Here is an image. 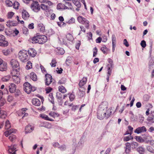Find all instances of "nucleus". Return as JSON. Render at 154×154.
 Here are the masks:
<instances>
[{"instance_id":"obj_64","label":"nucleus","mask_w":154,"mask_h":154,"mask_svg":"<svg viewBox=\"0 0 154 154\" xmlns=\"http://www.w3.org/2000/svg\"><path fill=\"white\" fill-rule=\"evenodd\" d=\"M15 135L11 134L9 136V139L11 141H12L15 138Z\"/></svg>"},{"instance_id":"obj_63","label":"nucleus","mask_w":154,"mask_h":154,"mask_svg":"<svg viewBox=\"0 0 154 154\" xmlns=\"http://www.w3.org/2000/svg\"><path fill=\"white\" fill-rule=\"evenodd\" d=\"M108 61L109 63H110L108 65V67H112V60L110 58H109L108 60Z\"/></svg>"},{"instance_id":"obj_29","label":"nucleus","mask_w":154,"mask_h":154,"mask_svg":"<svg viewBox=\"0 0 154 154\" xmlns=\"http://www.w3.org/2000/svg\"><path fill=\"white\" fill-rule=\"evenodd\" d=\"M100 50L103 52L104 54H107V52L109 51V49L106 47V46L104 45L100 49Z\"/></svg>"},{"instance_id":"obj_21","label":"nucleus","mask_w":154,"mask_h":154,"mask_svg":"<svg viewBox=\"0 0 154 154\" xmlns=\"http://www.w3.org/2000/svg\"><path fill=\"white\" fill-rule=\"evenodd\" d=\"M40 116L42 118V119L46 120H48L49 121H54V120L49 118L48 116L47 115H46L45 114H41L40 115Z\"/></svg>"},{"instance_id":"obj_45","label":"nucleus","mask_w":154,"mask_h":154,"mask_svg":"<svg viewBox=\"0 0 154 154\" xmlns=\"http://www.w3.org/2000/svg\"><path fill=\"white\" fill-rule=\"evenodd\" d=\"M135 138L137 141L140 143L143 142L144 140L140 136H135Z\"/></svg>"},{"instance_id":"obj_18","label":"nucleus","mask_w":154,"mask_h":154,"mask_svg":"<svg viewBox=\"0 0 154 154\" xmlns=\"http://www.w3.org/2000/svg\"><path fill=\"white\" fill-rule=\"evenodd\" d=\"M20 69H13L11 72V75L12 77L15 76H19Z\"/></svg>"},{"instance_id":"obj_4","label":"nucleus","mask_w":154,"mask_h":154,"mask_svg":"<svg viewBox=\"0 0 154 154\" xmlns=\"http://www.w3.org/2000/svg\"><path fill=\"white\" fill-rule=\"evenodd\" d=\"M23 89L27 94H30L31 91H34L36 90V88L32 86L28 82H26L23 84Z\"/></svg>"},{"instance_id":"obj_47","label":"nucleus","mask_w":154,"mask_h":154,"mask_svg":"<svg viewBox=\"0 0 154 154\" xmlns=\"http://www.w3.org/2000/svg\"><path fill=\"white\" fill-rule=\"evenodd\" d=\"M14 14V13L13 12L11 11L8 12L7 14V17L8 19L11 18Z\"/></svg>"},{"instance_id":"obj_13","label":"nucleus","mask_w":154,"mask_h":154,"mask_svg":"<svg viewBox=\"0 0 154 154\" xmlns=\"http://www.w3.org/2000/svg\"><path fill=\"white\" fill-rule=\"evenodd\" d=\"M16 89V85L14 83H11L9 86V90L11 93L14 92Z\"/></svg>"},{"instance_id":"obj_35","label":"nucleus","mask_w":154,"mask_h":154,"mask_svg":"<svg viewBox=\"0 0 154 154\" xmlns=\"http://www.w3.org/2000/svg\"><path fill=\"white\" fill-rule=\"evenodd\" d=\"M58 89L60 92L62 93H64L66 91V89L63 86H60L58 87Z\"/></svg>"},{"instance_id":"obj_11","label":"nucleus","mask_w":154,"mask_h":154,"mask_svg":"<svg viewBox=\"0 0 154 154\" xmlns=\"http://www.w3.org/2000/svg\"><path fill=\"white\" fill-rule=\"evenodd\" d=\"M30 57H35L37 54L36 51L33 48L29 49L27 51Z\"/></svg>"},{"instance_id":"obj_62","label":"nucleus","mask_w":154,"mask_h":154,"mask_svg":"<svg viewBox=\"0 0 154 154\" xmlns=\"http://www.w3.org/2000/svg\"><path fill=\"white\" fill-rule=\"evenodd\" d=\"M112 43H116V38L115 35H113L112 36Z\"/></svg>"},{"instance_id":"obj_54","label":"nucleus","mask_w":154,"mask_h":154,"mask_svg":"<svg viewBox=\"0 0 154 154\" xmlns=\"http://www.w3.org/2000/svg\"><path fill=\"white\" fill-rule=\"evenodd\" d=\"M43 2L45 4H48L49 6H51L53 5V3L49 0H44Z\"/></svg>"},{"instance_id":"obj_22","label":"nucleus","mask_w":154,"mask_h":154,"mask_svg":"<svg viewBox=\"0 0 154 154\" xmlns=\"http://www.w3.org/2000/svg\"><path fill=\"white\" fill-rule=\"evenodd\" d=\"M6 25L8 27L15 26L17 25V23L16 21H9L7 22Z\"/></svg>"},{"instance_id":"obj_10","label":"nucleus","mask_w":154,"mask_h":154,"mask_svg":"<svg viewBox=\"0 0 154 154\" xmlns=\"http://www.w3.org/2000/svg\"><path fill=\"white\" fill-rule=\"evenodd\" d=\"M87 81V79L86 77H84L83 79L81 80L79 84V85L80 88H85L84 85H85Z\"/></svg>"},{"instance_id":"obj_27","label":"nucleus","mask_w":154,"mask_h":154,"mask_svg":"<svg viewBox=\"0 0 154 154\" xmlns=\"http://www.w3.org/2000/svg\"><path fill=\"white\" fill-rule=\"evenodd\" d=\"M30 78L33 81H36L37 80V77L36 74L33 72H31L30 74Z\"/></svg>"},{"instance_id":"obj_59","label":"nucleus","mask_w":154,"mask_h":154,"mask_svg":"<svg viewBox=\"0 0 154 154\" xmlns=\"http://www.w3.org/2000/svg\"><path fill=\"white\" fill-rule=\"evenodd\" d=\"M75 19L74 18L72 17L67 22L69 24L73 23L75 22Z\"/></svg>"},{"instance_id":"obj_15","label":"nucleus","mask_w":154,"mask_h":154,"mask_svg":"<svg viewBox=\"0 0 154 154\" xmlns=\"http://www.w3.org/2000/svg\"><path fill=\"white\" fill-rule=\"evenodd\" d=\"M108 103L106 101L103 102L100 105L99 109H103L104 110H108Z\"/></svg>"},{"instance_id":"obj_49","label":"nucleus","mask_w":154,"mask_h":154,"mask_svg":"<svg viewBox=\"0 0 154 154\" xmlns=\"http://www.w3.org/2000/svg\"><path fill=\"white\" fill-rule=\"evenodd\" d=\"M62 94L59 92H57L56 93V97L59 100H61L62 98Z\"/></svg>"},{"instance_id":"obj_48","label":"nucleus","mask_w":154,"mask_h":154,"mask_svg":"<svg viewBox=\"0 0 154 154\" xmlns=\"http://www.w3.org/2000/svg\"><path fill=\"white\" fill-rule=\"evenodd\" d=\"M10 79V76L9 75H7L5 76L2 79V80L4 82H6L9 80Z\"/></svg>"},{"instance_id":"obj_17","label":"nucleus","mask_w":154,"mask_h":154,"mask_svg":"<svg viewBox=\"0 0 154 154\" xmlns=\"http://www.w3.org/2000/svg\"><path fill=\"white\" fill-rule=\"evenodd\" d=\"M7 69V63L5 62H3L0 65V71H6Z\"/></svg>"},{"instance_id":"obj_9","label":"nucleus","mask_w":154,"mask_h":154,"mask_svg":"<svg viewBox=\"0 0 154 154\" xmlns=\"http://www.w3.org/2000/svg\"><path fill=\"white\" fill-rule=\"evenodd\" d=\"M146 131V129L145 126H142L137 128L134 130V132L138 134L145 132Z\"/></svg>"},{"instance_id":"obj_52","label":"nucleus","mask_w":154,"mask_h":154,"mask_svg":"<svg viewBox=\"0 0 154 154\" xmlns=\"http://www.w3.org/2000/svg\"><path fill=\"white\" fill-rule=\"evenodd\" d=\"M58 148L61 151H64L66 149V146L65 145H63L58 147Z\"/></svg>"},{"instance_id":"obj_25","label":"nucleus","mask_w":154,"mask_h":154,"mask_svg":"<svg viewBox=\"0 0 154 154\" xmlns=\"http://www.w3.org/2000/svg\"><path fill=\"white\" fill-rule=\"evenodd\" d=\"M49 115L54 118L58 117L60 115L57 112H55L51 111L49 113Z\"/></svg>"},{"instance_id":"obj_36","label":"nucleus","mask_w":154,"mask_h":154,"mask_svg":"<svg viewBox=\"0 0 154 154\" xmlns=\"http://www.w3.org/2000/svg\"><path fill=\"white\" fill-rule=\"evenodd\" d=\"M130 145L132 149H135L138 146V144L136 142H133L130 143Z\"/></svg>"},{"instance_id":"obj_23","label":"nucleus","mask_w":154,"mask_h":154,"mask_svg":"<svg viewBox=\"0 0 154 154\" xmlns=\"http://www.w3.org/2000/svg\"><path fill=\"white\" fill-rule=\"evenodd\" d=\"M34 127L30 125H27L25 128V131L26 133L31 132L34 130Z\"/></svg>"},{"instance_id":"obj_19","label":"nucleus","mask_w":154,"mask_h":154,"mask_svg":"<svg viewBox=\"0 0 154 154\" xmlns=\"http://www.w3.org/2000/svg\"><path fill=\"white\" fill-rule=\"evenodd\" d=\"M79 90L78 95L81 97H84L85 94V88H79Z\"/></svg>"},{"instance_id":"obj_42","label":"nucleus","mask_w":154,"mask_h":154,"mask_svg":"<svg viewBox=\"0 0 154 154\" xmlns=\"http://www.w3.org/2000/svg\"><path fill=\"white\" fill-rule=\"evenodd\" d=\"M133 139V137L131 135H129L127 136H125L124 137L123 140L124 141H128L130 140H132Z\"/></svg>"},{"instance_id":"obj_55","label":"nucleus","mask_w":154,"mask_h":154,"mask_svg":"<svg viewBox=\"0 0 154 154\" xmlns=\"http://www.w3.org/2000/svg\"><path fill=\"white\" fill-rule=\"evenodd\" d=\"M57 53L59 54L62 55L65 52L63 48H60L58 50V51Z\"/></svg>"},{"instance_id":"obj_56","label":"nucleus","mask_w":154,"mask_h":154,"mask_svg":"<svg viewBox=\"0 0 154 154\" xmlns=\"http://www.w3.org/2000/svg\"><path fill=\"white\" fill-rule=\"evenodd\" d=\"M6 5L9 7L12 6L13 5L12 2L11 1L9 0L6 1Z\"/></svg>"},{"instance_id":"obj_60","label":"nucleus","mask_w":154,"mask_h":154,"mask_svg":"<svg viewBox=\"0 0 154 154\" xmlns=\"http://www.w3.org/2000/svg\"><path fill=\"white\" fill-rule=\"evenodd\" d=\"M69 98L70 101H72L75 98V96L74 94H71L69 96Z\"/></svg>"},{"instance_id":"obj_43","label":"nucleus","mask_w":154,"mask_h":154,"mask_svg":"<svg viewBox=\"0 0 154 154\" xmlns=\"http://www.w3.org/2000/svg\"><path fill=\"white\" fill-rule=\"evenodd\" d=\"M57 62L55 59H53L51 61V62L50 63V64L51 67H55L56 66V64Z\"/></svg>"},{"instance_id":"obj_61","label":"nucleus","mask_w":154,"mask_h":154,"mask_svg":"<svg viewBox=\"0 0 154 154\" xmlns=\"http://www.w3.org/2000/svg\"><path fill=\"white\" fill-rule=\"evenodd\" d=\"M140 45L142 47L145 48L146 46V42L144 40L141 41Z\"/></svg>"},{"instance_id":"obj_3","label":"nucleus","mask_w":154,"mask_h":154,"mask_svg":"<svg viewBox=\"0 0 154 154\" xmlns=\"http://www.w3.org/2000/svg\"><path fill=\"white\" fill-rule=\"evenodd\" d=\"M18 57L20 60L23 62L27 61L29 60L27 51L25 50L20 51L18 53Z\"/></svg>"},{"instance_id":"obj_39","label":"nucleus","mask_w":154,"mask_h":154,"mask_svg":"<svg viewBox=\"0 0 154 154\" xmlns=\"http://www.w3.org/2000/svg\"><path fill=\"white\" fill-rule=\"evenodd\" d=\"M27 110L26 108H23L19 112L18 115L19 116H21L23 115L24 114L26 113V111Z\"/></svg>"},{"instance_id":"obj_33","label":"nucleus","mask_w":154,"mask_h":154,"mask_svg":"<svg viewBox=\"0 0 154 154\" xmlns=\"http://www.w3.org/2000/svg\"><path fill=\"white\" fill-rule=\"evenodd\" d=\"M137 151L140 154H143L145 152V149L142 146H139L137 149Z\"/></svg>"},{"instance_id":"obj_26","label":"nucleus","mask_w":154,"mask_h":154,"mask_svg":"<svg viewBox=\"0 0 154 154\" xmlns=\"http://www.w3.org/2000/svg\"><path fill=\"white\" fill-rule=\"evenodd\" d=\"M32 103L33 105L35 106H39L40 104V101L38 99L34 98L32 100Z\"/></svg>"},{"instance_id":"obj_44","label":"nucleus","mask_w":154,"mask_h":154,"mask_svg":"<svg viewBox=\"0 0 154 154\" xmlns=\"http://www.w3.org/2000/svg\"><path fill=\"white\" fill-rule=\"evenodd\" d=\"M32 67V63L30 61H28L27 63L26 66V69H29Z\"/></svg>"},{"instance_id":"obj_16","label":"nucleus","mask_w":154,"mask_h":154,"mask_svg":"<svg viewBox=\"0 0 154 154\" xmlns=\"http://www.w3.org/2000/svg\"><path fill=\"white\" fill-rule=\"evenodd\" d=\"M125 152L126 153H129L131 151V147L130 145V143L127 142L125 144Z\"/></svg>"},{"instance_id":"obj_14","label":"nucleus","mask_w":154,"mask_h":154,"mask_svg":"<svg viewBox=\"0 0 154 154\" xmlns=\"http://www.w3.org/2000/svg\"><path fill=\"white\" fill-rule=\"evenodd\" d=\"M40 7V8H41L42 10L45 11L46 12H49L50 11V7L45 4H41Z\"/></svg>"},{"instance_id":"obj_5","label":"nucleus","mask_w":154,"mask_h":154,"mask_svg":"<svg viewBox=\"0 0 154 154\" xmlns=\"http://www.w3.org/2000/svg\"><path fill=\"white\" fill-rule=\"evenodd\" d=\"M40 6L38 2L34 1L31 4L30 7L33 11L38 12L40 10Z\"/></svg>"},{"instance_id":"obj_6","label":"nucleus","mask_w":154,"mask_h":154,"mask_svg":"<svg viewBox=\"0 0 154 154\" xmlns=\"http://www.w3.org/2000/svg\"><path fill=\"white\" fill-rule=\"evenodd\" d=\"M10 64L14 69H20L18 62L15 59H12L10 61Z\"/></svg>"},{"instance_id":"obj_1","label":"nucleus","mask_w":154,"mask_h":154,"mask_svg":"<svg viewBox=\"0 0 154 154\" xmlns=\"http://www.w3.org/2000/svg\"><path fill=\"white\" fill-rule=\"evenodd\" d=\"M47 37L45 35H40L38 33L31 38L32 42L33 43H38L43 44L47 40Z\"/></svg>"},{"instance_id":"obj_8","label":"nucleus","mask_w":154,"mask_h":154,"mask_svg":"<svg viewBox=\"0 0 154 154\" xmlns=\"http://www.w3.org/2000/svg\"><path fill=\"white\" fill-rule=\"evenodd\" d=\"M78 21L80 23L86 24L89 23V21L86 18L81 16H79L77 18Z\"/></svg>"},{"instance_id":"obj_24","label":"nucleus","mask_w":154,"mask_h":154,"mask_svg":"<svg viewBox=\"0 0 154 154\" xmlns=\"http://www.w3.org/2000/svg\"><path fill=\"white\" fill-rule=\"evenodd\" d=\"M13 82L16 84H19L20 82V79L19 76H15L12 77Z\"/></svg>"},{"instance_id":"obj_34","label":"nucleus","mask_w":154,"mask_h":154,"mask_svg":"<svg viewBox=\"0 0 154 154\" xmlns=\"http://www.w3.org/2000/svg\"><path fill=\"white\" fill-rule=\"evenodd\" d=\"M16 146L15 145H12L10 146H9L8 151L10 153H12L13 152H14L15 150H16Z\"/></svg>"},{"instance_id":"obj_7","label":"nucleus","mask_w":154,"mask_h":154,"mask_svg":"<svg viewBox=\"0 0 154 154\" xmlns=\"http://www.w3.org/2000/svg\"><path fill=\"white\" fill-rule=\"evenodd\" d=\"M45 85L48 86L52 82V76L48 74H46L45 75Z\"/></svg>"},{"instance_id":"obj_32","label":"nucleus","mask_w":154,"mask_h":154,"mask_svg":"<svg viewBox=\"0 0 154 154\" xmlns=\"http://www.w3.org/2000/svg\"><path fill=\"white\" fill-rule=\"evenodd\" d=\"M1 44H0V46L2 47H6L8 45V42L6 40L5 38L2 41H1Z\"/></svg>"},{"instance_id":"obj_50","label":"nucleus","mask_w":154,"mask_h":154,"mask_svg":"<svg viewBox=\"0 0 154 154\" xmlns=\"http://www.w3.org/2000/svg\"><path fill=\"white\" fill-rule=\"evenodd\" d=\"M64 4L61 3H60L57 5V9H63Z\"/></svg>"},{"instance_id":"obj_38","label":"nucleus","mask_w":154,"mask_h":154,"mask_svg":"<svg viewBox=\"0 0 154 154\" xmlns=\"http://www.w3.org/2000/svg\"><path fill=\"white\" fill-rule=\"evenodd\" d=\"M11 127V124L8 120H7L5 122V128L6 129H9Z\"/></svg>"},{"instance_id":"obj_12","label":"nucleus","mask_w":154,"mask_h":154,"mask_svg":"<svg viewBox=\"0 0 154 154\" xmlns=\"http://www.w3.org/2000/svg\"><path fill=\"white\" fill-rule=\"evenodd\" d=\"M72 2L77 7L76 8V10L77 11H79L81 6V3L78 0H72Z\"/></svg>"},{"instance_id":"obj_51","label":"nucleus","mask_w":154,"mask_h":154,"mask_svg":"<svg viewBox=\"0 0 154 154\" xmlns=\"http://www.w3.org/2000/svg\"><path fill=\"white\" fill-rule=\"evenodd\" d=\"M6 103V101L4 98L0 99V106H3Z\"/></svg>"},{"instance_id":"obj_41","label":"nucleus","mask_w":154,"mask_h":154,"mask_svg":"<svg viewBox=\"0 0 154 154\" xmlns=\"http://www.w3.org/2000/svg\"><path fill=\"white\" fill-rule=\"evenodd\" d=\"M11 49H4L2 50V52L5 55H7L11 53Z\"/></svg>"},{"instance_id":"obj_40","label":"nucleus","mask_w":154,"mask_h":154,"mask_svg":"<svg viewBox=\"0 0 154 154\" xmlns=\"http://www.w3.org/2000/svg\"><path fill=\"white\" fill-rule=\"evenodd\" d=\"M66 37L67 39L69 41H72L73 39L72 35L69 33L67 34L66 35Z\"/></svg>"},{"instance_id":"obj_57","label":"nucleus","mask_w":154,"mask_h":154,"mask_svg":"<svg viewBox=\"0 0 154 154\" xmlns=\"http://www.w3.org/2000/svg\"><path fill=\"white\" fill-rule=\"evenodd\" d=\"M154 115L152 113L150 114V116L147 119V120L149 121H151L153 120Z\"/></svg>"},{"instance_id":"obj_53","label":"nucleus","mask_w":154,"mask_h":154,"mask_svg":"<svg viewBox=\"0 0 154 154\" xmlns=\"http://www.w3.org/2000/svg\"><path fill=\"white\" fill-rule=\"evenodd\" d=\"M65 3L66 5L68 7V8H69V9L72 10L73 8L72 5V4L70 3H69L67 2H66Z\"/></svg>"},{"instance_id":"obj_30","label":"nucleus","mask_w":154,"mask_h":154,"mask_svg":"<svg viewBox=\"0 0 154 154\" xmlns=\"http://www.w3.org/2000/svg\"><path fill=\"white\" fill-rule=\"evenodd\" d=\"M148 65L149 68H150L151 67L154 65V58L150 57L149 58Z\"/></svg>"},{"instance_id":"obj_28","label":"nucleus","mask_w":154,"mask_h":154,"mask_svg":"<svg viewBox=\"0 0 154 154\" xmlns=\"http://www.w3.org/2000/svg\"><path fill=\"white\" fill-rule=\"evenodd\" d=\"M7 116V112L5 111L2 110L0 109V118L5 119Z\"/></svg>"},{"instance_id":"obj_46","label":"nucleus","mask_w":154,"mask_h":154,"mask_svg":"<svg viewBox=\"0 0 154 154\" xmlns=\"http://www.w3.org/2000/svg\"><path fill=\"white\" fill-rule=\"evenodd\" d=\"M13 5L14 8L17 9L18 8L20 4L17 2L15 1L13 4Z\"/></svg>"},{"instance_id":"obj_58","label":"nucleus","mask_w":154,"mask_h":154,"mask_svg":"<svg viewBox=\"0 0 154 154\" xmlns=\"http://www.w3.org/2000/svg\"><path fill=\"white\" fill-rule=\"evenodd\" d=\"M97 49L96 47H95L93 49V57H95L97 54Z\"/></svg>"},{"instance_id":"obj_20","label":"nucleus","mask_w":154,"mask_h":154,"mask_svg":"<svg viewBox=\"0 0 154 154\" xmlns=\"http://www.w3.org/2000/svg\"><path fill=\"white\" fill-rule=\"evenodd\" d=\"M29 17V15L28 12L25 10H23L22 12V18L25 20H26Z\"/></svg>"},{"instance_id":"obj_2","label":"nucleus","mask_w":154,"mask_h":154,"mask_svg":"<svg viewBox=\"0 0 154 154\" xmlns=\"http://www.w3.org/2000/svg\"><path fill=\"white\" fill-rule=\"evenodd\" d=\"M112 112L111 109L104 110L103 109H99L97 112V118L102 120L105 117L108 118L111 115Z\"/></svg>"},{"instance_id":"obj_37","label":"nucleus","mask_w":154,"mask_h":154,"mask_svg":"<svg viewBox=\"0 0 154 154\" xmlns=\"http://www.w3.org/2000/svg\"><path fill=\"white\" fill-rule=\"evenodd\" d=\"M49 97L48 99L52 103L54 104V98L53 96V94L52 93H50L49 95Z\"/></svg>"},{"instance_id":"obj_31","label":"nucleus","mask_w":154,"mask_h":154,"mask_svg":"<svg viewBox=\"0 0 154 154\" xmlns=\"http://www.w3.org/2000/svg\"><path fill=\"white\" fill-rule=\"evenodd\" d=\"M38 28L41 32H43L45 30V27L44 25L41 23L38 24Z\"/></svg>"}]
</instances>
